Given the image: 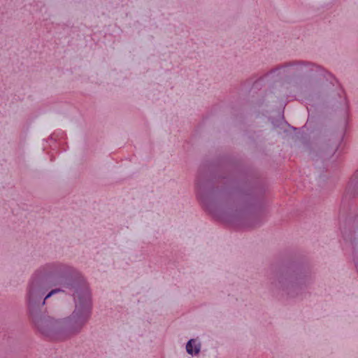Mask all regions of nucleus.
I'll return each instance as SVG.
<instances>
[{
	"label": "nucleus",
	"mask_w": 358,
	"mask_h": 358,
	"mask_svg": "<svg viewBox=\"0 0 358 358\" xmlns=\"http://www.w3.org/2000/svg\"><path fill=\"white\" fill-rule=\"evenodd\" d=\"M186 350L189 355H196L200 351V346L197 344L196 340L191 339L187 343Z\"/></svg>",
	"instance_id": "nucleus-1"
},
{
	"label": "nucleus",
	"mask_w": 358,
	"mask_h": 358,
	"mask_svg": "<svg viewBox=\"0 0 358 358\" xmlns=\"http://www.w3.org/2000/svg\"><path fill=\"white\" fill-rule=\"evenodd\" d=\"M59 289H54V290H52L45 297V299H48V297H50L52 294H53L54 293H56L57 292H59Z\"/></svg>",
	"instance_id": "nucleus-2"
},
{
	"label": "nucleus",
	"mask_w": 358,
	"mask_h": 358,
	"mask_svg": "<svg viewBox=\"0 0 358 358\" xmlns=\"http://www.w3.org/2000/svg\"><path fill=\"white\" fill-rule=\"evenodd\" d=\"M60 332H61V333H65V331H63V330H61V331H60Z\"/></svg>",
	"instance_id": "nucleus-3"
}]
</instances>
